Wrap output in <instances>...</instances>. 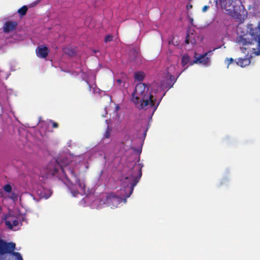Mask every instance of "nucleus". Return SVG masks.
Instances as JSON below:
<instances>
[{
    "mask_svg": "<svg viewBox=\"0 0 260 260\" xmlns=\"http://www.w3.org/2000/svg\"><path fill=\"white\" fill-rule=\"evenodd\" d=\"M192 5H187V9H190V8H192Z\"/></svg>",
    "mask_w": 260,
    "mask_h": 260,
    "instance_id": "nucleus-27",
    "label": "nucleus"
},
{
    "mask_svg": "<svg viewBox=\"0 0 260 260\" xmlns=\"http://www.w3.org/2000/svg\"><path fill=\"white\" fill-rule=\"evenodd\" d=\"M251 35L253 39L257 42V54H260V23L258 24L257 28L251 30Z\"/></svg>",
    "mask_w": 260,
    "mask_h": 260,
    "instance_id": "nucleus-9",
    "label": "nucleus"
},
{
    "mask_svg": "<svg viewBox=\"0 0 260 260\" xmlns=\"http://www.w3.org/2000/svg\"><path fill=\"white\" fill-rule=\"evenodd\" d=\"M188 66H187V67H185V68H184V70H185L187 69L188 68Z\"/></svg>",
    "mask_w": 260,
    "mask_h": 260,
    "instance_id": "nucleus-31",
    "label": "nucleus"
},
{
    "mask_svg": "<svg viewBox=\"0 0 260 260\" xmlns=\"http://www.w3.org/2000/svg\"><path fill=\"white\" fill-rule=\"evenodd\" d=\"M209 8V7L208 6H204L202 8V11L203 12H205Z\"/></svg>",
    "mask_w": 260,
    "mask_h": 260,
    "instance_id": "nucleus-25",
    "label": "nucleus"
},
{
    "mask_svg": "<svg viewBox=\"0 0 260 260\" xmlns=\"http://www.w3.org/2000/svg\"><path fill=\"white\" fill-rule=\"evenodd\" d=\"M28 8L26 6H23L18 10V13L20 17H23L26 15Z\"/></svg>",
    "mask_w": 260,
    "mask_h": 260,
    "instance_id": "nucleus-15",
    "label": "nucleus"
},
{
    "mask_svg": "<svg viewBox=\"0 0 260 260\" xmlns=\"http://www.w3.org/2000/svg\"><path fill=\"white\" fill-rule=\"evenodd\" d=\"M175 77L173 75H170L169 76V79L167 80V84L169 85V88H171L176 82Z\"/></svg>",
    "mask_w": 260,
    "mask_h": 260,
    "instance_id": "nucleus-16",
    "label": "nucleus"
},
{
    "mask_svg": "<svg viewBox=\"0 0 260 260\" xmlns=\"http://www.w3.org/2000/svg\"><path fill=\"white\" fill-rule=\"evenodd\" d=\"M13 216L10 214L5 215L3 218L6 225L10 230H12L13 226H16L19 224V221L17 219H13Z\"/></svg>",
    "mask_w": 260,
    "mask_h": 260,
    "instance_id": "nucleus-7",
    "label": "nucleus"
},
{
    "mask_svg": "<svg viewBox=\"0 0 260 260\" xmlns=\"http://www.w3.org/2000/svg\"><path fill=\"white\" fill-rule=\"evenodd\" d=\"M49 122L50 123L52 124V127L56 128L58 127V124L57 122L54 121L53 120H50Z\"/></svg>",
    "mask_w": 260,
    "mask_h": 260,
    "instance_id": "nucleus-22",
    "label": "nucleus"
},
{
    "mask_svg": "<svg viewBox=\"0 0 260 260\" xmlns=\"http://www.w3.org/2000/svg\"><path fill=\"white\" fill-rule=\"evenodd\" d=\"M122 199L121 198L115 195L114 193H108L105 200V203L111 208L117 207L121 203Z\"/></svg>",
    "mask_w": 260,
    "mask_h": 260,
    "instance_id": "nucleus-6",
    "label": "nucleus"
},
{
    "mask_svg": "<svg viewBox=\"0 0 260 260\" xmlns=\"http://www.w3.org/2000/svg\"><path fill=\"white\" fill-rule=\"evenodd\" d=\"M2 210H3V209H2V208L1 207V206H0V214L2 213Z\"/></svg>",
    "mask_w": 260,
    "mask_h": 260,
    "instance_id": "nucleus-30",
    "label": "nucleus"
},
{
    "mask_svg": "<svg viewBox=\"0 0 260 260\" xmlns=\"http://www.w3.org/2000/svg\"><path fill=\"white\" fill-rule=\"evenodd\" d=\"M189 35L188 34H187V36H186V39H185V43L186 44H188L189 43Z\"/></svg>",
    "mask_w": 260,
    "mask_h": 260,
    "instance_id": "nucleus-24",
    "label": "nucleus"
},
{
    "mask_svg": "<svg viewBox=\"0 0 260 260\" xmlns=\"http://www.w3.org/2000/svg\"><path fill=\"white\" fill-rule=\"evenodd\" d=\"M111 132V129L109 126H108L104 134V138L107 139L109 138L110 136Z\"/></svg>",
    "mask_w": 260,
    "mask_h": 260,
    "instance_id": "nucleus-18",
    "label": "nucleus"
},
{
    "mask_svg": "<svg viewBox=\"0 0 260 260\" xmlns=\"http://www.w3.org/2000/svg\"><path fill=\"white\" fill-rule=\"evenodd\" d=\"M93 52H94V53H96V52H99V51H98V50H93Z\"/></svg>",
    "mask_w": 260,
    "mask_h": 260,
    "instance_id": "nucleus-29",
    "label": "nucleus"
},
{
    "mask_svg": "<svg viewBox=\"0 0 260 260\" xmlns=\"http://www.w3.org/2000/svg\"><path fill=\"white\" fill-rule=\"evenodd\" d=\"M145 74L142 71L136 72L134 73V78L136 80L142 81L144 79Z\"/></svg>",
    "mask_w": 260,
    "mask_h": 260,
    "instance_id": "nucleus-12",
    "label": "nucleus"
},
{
    "mask_svg": "<svg viewBox=\"0 0 260 260\" xmlns=\"http://www.w3.org/2000/svg\"><path fill=\"white\" fill-rule=\"evenodd\" d=\"M113 36L112 35H108L105 37L104 41L106 43H107L112 41L113 40Z\"/></svg>",
    "mask_w": 260,
    "mask_h": 260,
    "instance_id": "nucleus-20",
    "label": "nucleus"
},
{
    "mask_svg": "<svg viewBox=\"0 0 260 260\" xmlns=\"http://www.w3.org/2000/svg\"><path fill=\"white\" fill-rule=\"evenodd\" d=\"M4 189L7 192H10L12 191V187L10 184H6L4 186Z\"/></svg>",
    "mask_w": 260,
    "mask_h": 260,
    "instance_id": "nucleus-19",
    "label": "nucleus"
},
{
    "mask_svg": "<svg viewBox=\"0 0 260 260\" xmlns=\"http://www.w3.org/2000/svg\"><path fill=\"white\" fill-rule=\"evenodd\" d=\"M213 54L212 51H209L204 54L200 55L199 57H196L195 59L190 63V66H192L194 63H202L206 67L210 65L211 59L210 56Z\"/></svg>",
    "mask_w": 260,
    "mask_h": 260,
    "instance_id": "nucleus-5",
    "label": "nucleus"
},
{
    "mask_svg": "<svg viewBox=\"0 0 260 260\" xmlns=\"http://www.w3.org/2000/svg\"><path fill=\"white\" fill-rule=\"evenodd\" d=\"M59 159H57L54 161L50 162L46 168V175L47 178L51 177H56L59 180L66 178L69 181L68 177V174L75 179L76 183L77 184L80 191L82 193L85 192L86 185L84 181L78 179L77 177L74 170L69 166H63L59 162Z\"/></svg>",
    "mask_w": 260,
    "mask_h": 260,
    "instance_id": "nucleus-2",
    "label": "nucleus"
},
{
    "mask_svg": "<svg viewBox=\"0 0 260 260\" xmlns=\"http://www.w3.org/2000/svg\"><path fill=\"white\" fill-rule=\"evenodd\" d=\"M72 193L74 197H77V195L79 193V191L74 190V191H72Z\"/></svg>",
    "mask_w": 260,
    "mask_h": 260,
    "instance_id": "nucleus-26",
    "label": "nucleus"
},
{
    "mask_svg": "<svg viewBox=\"0 0 260 260\" xmlns=\"http://www.w3.org/2000/svg\"><path fill=\"white\" fill-rule=\"evenodd\" d=\"M132 101L139 109L151 108L152 114L156 111L160 101L156 103V99L151 94L148 86L143 83H138L132 94Z\"/></svg>",
    "mask_w": 260,
    "mask_h": 260,
    "instance_id": "nucleus-1",
    "label": "nucleus"
},
{
    "mask_svg": "<svg viewBox=\"0 0 260 260\" xmlns=\"http://www.w3.org/2000/svg\"><path fill=\"white\" fill-rule=\"evenodd\" d=\"M250 60L248 58H239L238 59L237 61L236 62L237 64L241 67H245L247 66H248L250 63Z\"/></svg>",
    "mask_w": 260,
    "mask_h": 260,
    "instance_id": "nucleus-11",
    "label": "nucleus"
},
{
    "mask_svg": "<svg viewBox=\"0 0 260 260\" xmlns=\"http://www.w3.org/2000/svg\"><path fill=\"white\" fill-rule=\"evenodd\" d=\"M17 23L15 21H7L3 26V31L8 33L15 30L17 27Z\"/></svg>",
    "mask_w": 260,
    "mask_h": 260,
    "instance_id": "nucleus-10",
    "label": "nucleus"
},
{
    "mask_svg": "<svg viewBox=\"0 0 260 260\" xmlns=\"http://www.w3.org/2000/svg\"><path fill=\"white\" fill-rule=\"evenodd\" d=\"M38 194L41 198L47 199L50 197L51 194V192L50 190L43 189L42 191H40V193L38 192Z\"/></svg>",
    "mask_w": 260,
    "mask_h": 260,
    "instance_id": "nucleus-13",
    "label": "nucleus"
},
{
    "mask_svg": "<svg viewBox=\"0 0 260 260\" xmlns=\"http://www.w3.org/2000/svg\"><path fill=\"white\" fill-rule=\"evenodd\" d=\"M89 90L90 89V85H89Z\"/></svg>",
    "mask_w": 260,
    "mask_h": 260,
    "instance_id": "nucleus-32",
    "label": "nucleus"
},
{
    "mask_svg": "<svg viewBox=\"0 0 260 260\" xmlns=\"http://www.w3.org/2000/svg\"><path fill=\"white\" fill-rule=\"evenodd\" d=\"M191 61H190V57L187 54H184L181 58V64L183 67H185V66L188 63H190Z\"/></svg>",
    "mask_w": 260,
    "mask_h": 260,
    "instance_id": "nucleus-14",
    "label": "nucleus"
},
{
    "mask_svg": "<svg viewBox=\"0 0 260 260\" xmlns=\"http://www.w3.org/2000/svg\"><path fill=\"white\" fill-rule=\"evenodd\" d=\"M225 61H226L228 67H229V66L234 62V59L233 58H226Z\"/></svg>",
    "mask_w": 260,
    "mask_h": 260,
    "instance_id": "nucleus-23",
    "label": "nucleus"
},
{
    "mask_svg": "<svg viewBox=\"0 0 260 260\" xmlns=\"http://www.w3.org/2000/svg\"><path fill=\"white\" fill-rule=\"evenodd\" d=\"M16 244L0 239V260H23L21 254L15 252Z\"/></svg>",
    "mask_w": 260,
    "mask_h": 260,
    "instance_id": "nucleus-4",
    "label": "nucleus"
},
{
    "mask_svg": "<svg viewBox=\"0 0 260 260\" xmlns=\"http://www.w3.org/2000/svg\"><path fill=\"white\" fill-rule=\"evenodd\" d=\"M234 3V2L232 0H228V2H226V5H227L228 4H229L230 5V8L228 9V10H229L231 12L236 11L235 7L233 4Z\"/></svg>",
    "mask_w": 260,
    "mask_h": 260,
    "instance_id": "nucleus-17",
    "label": "nucleus"
},
{
    "mask_svg": "<svg viewBox=\"0 0 260 260\" xmlns=\"http://www.w3.org/2000/svg\"><path fill=\"white\" fill-rule=\"evenodd\" d=\"M130 54H133L134 57L135 58L138 55L139 52L137 50V49L134 48L130 51Z\"/></svg>",
    "mask_w": 260,
    "mask_h": 260,
    "instance_id": "nucleus-21",
    "label": "nucleus"
},
{
    "mask_svg": "<svg viewBox=\"0 0 260 260\" xmlns=\"http://www.w3.org/2000/svg\"><path fill=\"white\" fill-rule=\"evenodd\" d=\"M142 167L140 164H135L130 171V175L123 177L121 179L122 186L129 189V192L126 196V198L129 197L134 190V187L139 182V180L142 176Z\"/></svg>",
    "mask_w": 260,
    "mask_h": 260,
    "instance_id": "nucleus-3",
    "label": "nucleus"
},
{
    "mask_svg": "<svg viewBox=\"0 0 260 260\" xmlns=\"http://www.w3.org/2000/svg\"><path fill=\"white\" fill-rule=\"evenodd\" d=\"M116 81L119 84H120L121 83V79H117Z\"/></svg>",
    "mask_w": 260,
    "mask_h": 260,
    "instance_id": "nucleus-28",
    "label": "nucleus"
},
{
    "mask_svg": "<svg viewBox=\"0 0 260 260\" xmlns=\"http://www.w3.org/2000/svg\"><path fill=\"white\" fill-rule=\"evenodd\" d=\"M49 53L48 48L45 45H40L36 49L37 56L41 58H46Z\"/></svg>",
    "mask_w": 260,
    "mask_h": 260,
    "instance_id": "nucleus-8",
    "label": "nucleus"
}]
</instances>
